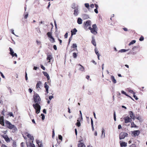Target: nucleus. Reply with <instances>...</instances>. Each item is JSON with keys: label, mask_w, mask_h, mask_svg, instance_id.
<instances>
[{"label": "nucleus", "mask_w": 147, "mask_h": 147, "mask_svg": "<svg viewBox=\"0 0 147 147\" xmlns=\"http://www.w3.org/2000/svg\"><path fill=\"white\" fill-rule=\"evenodd\" d=\"M91 42L94 46H96V42H95V40L94 39H92L91 41Z\"/></svg>", "instance_id": "obj_29"}, {"label": "nucleus", "mask_w": 147, "mask_h": 147, "mask_svg": "<svg viewBox=\"0 0 147 147\" xmlns=\"http://www.w3.org/2000/svg\"><path fill=\"white\" fill-rule=\"evenodd\" d=\"M38 147H43L42 144V143L38 145Z\"/></svg>", "instance_id": "obj_52"}, {"label": "nucleus", "mask_w": 147, "mask_h": 147, "mask_svg": "<svg viewBox=\"0 0 147 147\" xmlns=\"http://www.w3.org/2000/svg\"><path fill=\"white\" fill-rule=\"evenodd\" d=\"M28 91L30 93H31L32 92V90L31 88H30L28 89Z\"/></svg>", "instance_id": "obj_60"}, {"label": "nucleus", "mask_w": 147, "mask_h": 147, "mask_svg": "<svg viewBox=\"0 0 147 147\" xmlns=\"http://www.w3.org/2000/svg\"><path fill=\"white\" fill-rule=\"evenodd\" d=\"M77 30L76 28H74L73 30H71V35L73 36V35H75L76 34Z\"/></svg>", "instance_id": "obj_17"}, {"label": "nucleus", "mask_w": 147, "mask_h": 147, "mask_svg": "<svg viewBox=\"0 0 147 147\" xmlns=\"http://www.w3.org/2000/svg\"><path fill=\"white\" fill-rule=\"evenodd\" d=\"M78 9H75L74 11V14L76 16L78 15Z\"/></svg>", "instance_id": "obj_25"}, {"label": "nucleus", "mask_w": 147, "mask_h": 147, "mask_svg": "<svg viewBox=\"0 0 147 147\" xmlns=\"http://www.w3.org/2000/svg\"><path fill=\"white\" fill-rule=\"evenodd\" d=\"M53 47L54 49L55 50H57V48L56 46L55 45H53Z\"/></svg>", "instance_id": "obj_53"}, {"label": "nucleus", "mask_w": 147, "mask_h": 147, "mask_svg": "<svg viewBox=\"0 0 147 147\" xmlns=\"http://www.w3.org/2000/svg\"><path fill=\"white\" fill-rule=\"evenodd\" d=\"M129 115L131 119H134L135 118L134 114L133 113V112L132 111H130L129 112Z\"/></svg>", "instance_id": "obj_14"}, {"label": "nucleus", "mask_w": 147, "mask_h": 147, "mask_svg": "<svg viewBox=\"0 0 147 147\" xmlns=\"http://www.w3.org/2000/svg\"><path fill=\"white\" fill-rule=\"evenodd\" d=\"M39 104L36 103L33 105V107L36 110V113L37 114L39 113L40 112V107L39 105Z\"/></svg>", "instance_id": "obj_3"}, {"label": "nucleus", "mask_w": 147, "mask_h": 147, "mask_svg": "<svg viewBox=\"0 0 147 147\" xmlns=\"http://www.w3.org/2000/svg\"><path fill=\"white\" fill-rule=\"evenodd\" d=\"M138 47L134 46L133 48L132 49L133 51H136L138 50Z\"/></svg>", "instance_id": "obj_33"}, {"label": "nucleus", "mask_w": 147, "mask_h": 147, "mask_svg": "<svg viewBox=\"0 0 147 147\" xmlns=\"http://www.w3.org/2000/svg\"><path fill=\"white\" fill-rule=\"evenodd\" d=\"M41 115L42 116V120H44L45 119V116L44 114L42 113Z\"/></svg>", "instance_id": "obj_41"}, {"label": "nucleus", "mask_w": 147, "mask_h": 147, "mask_svg": "<svg viewBox=\"0 0 147 147\" xmlns=\"http://www.w3.org/2000/svg\"><path fill=\"white\" fill-rule=\"evenodd\" d=\"M130 147H136V145L135 144H132L130 146Z\"/></svg>", "instance_id": "obj_46"}, {"label": "nucleus", "mask_w": 147, "mask_h": 147, "mask_svg": "<svg viewBox=\"0 0 147 147\" xmlns=\"http://www.w3.org/2000/svg\"><path fill=\"white\" fill-rule=\"evenodd\" d=\"M78 53H73V57L74 58H76L77 56Z\"/></svg>", "instance_id": "obj_31"}, {"label": "nucleus", "mask_w": 147, "mask_h": 147, "mask_svg": "<svg viewBox=\"0 0 147 147\" xmlns=\"http://www.w3.org/2000/svg\"><path fill=\"white\" fill-rule=\"evenodd\" d=\"M41 68L43 70H45V67L42 65H41Z\"/></svg>", "instance_id": "obj_51"}, {"label": "nucleus", "mask_w": 147, "mask_h": 147, "mask_svg": "<svg viewBox=\"0 0 147 147\" xmlns=\"http://www.w3.org/2000/svg\"><path fill=\"white\" fill-rule=\"evenodd\" d=\"M1 147H8L5 145L3 144L1 146Z\"/></svg>", "instance_id": "obj_61"}, {"label": "nucleus", "mask_w": 147, "mask_h": 147, "mask_svg": "<svg viewBox=\"0 0 147 147\" xmlns=\"http://www.w3.org/2000/svg\"><path fill=\"white\" fill-rule=\"evenodd\" d=\"M82 141V140H81L79 141V142H80V143L78 144V147H85L86 146L84 144L83 142H81Z\"/></svg>", "instance_id": "obj_15"}, {"label": "nucleus", "mask_w": 147, "mask_h": 147, "mask_svg": "<svg viewBox=\"0 0 147 147\" xmlns=\"http://www.w3.org/2000/svg\"><path fill=\"white\" fill-rule=\"evenodd\" d=\"M78 122L76 123V125L78 127H80L81 125V123L80 121H79L78 120H77Z\"/></svg>", "instance_id": "obj_35"}, {"label": "nucleus", "mask_w": 147, "mask_h": 147, "mask_svg": "<svg viewBox=\"0 0 147 147\" xmlns=\"http://www.w3.org/2000/svg\"><path fill=\"white\" fill-rule=\"evenodd\" d=\"M79 65L80 66V67L79 68V70L81 71H84L85 70L84 68V67L83 66H82V65H81L80 64H79L77 65Z\"/></svg>", "instance_id": "obj_19"}, {"label": "nucleus", "mask_w": 147, "mask_h": 147, "mask_svg": "<svg viewBox=\"0 0 147 147\" xmlns=\"http://www.w3.org/2000/svg\"><path fill=\"white\" fill-rule=\"evenodd\" d=\"M124 119L125 121V123L130 122L132 121V119L128 116L124 117Z\"/></svg>", "instance_id": "obj_7"}, {"label": "nucleus", "mask_w": 147, "mask_h": 147, "mask_svg": "<svg viewBox=\"0 0 147 147\" xmlns=\"http://www.w3.org/2000/svg\"><path fill=\"white\" fill-rule=\"evenodd\" d=\"M121 128V125H119L118 126V129H120Z\"/></svg>", "instance_id": "obj_64"}, {"label": "nucleus", "mask_w": 147, "mask_h": 147, "mask_svg": "<svg viewBox=\"0 0 147 147\" xmlns=\"http://www.w3.org/2000/svg\"><path fill=\"white\" fill-rule=\"evenodd\" d=\"M122 94L125 95L126 96H128V95L123 90H122L121 92Z\"/></svg>", "instance_id": "obj_42"}, {"label": "nucleus", "mask_w": 147, "mask_h": 147, "mask_svg": "<svg viewBox=\"0 0 147 147\" xmlns=\"http://www.w3.org/2000/svg\"><path fill=\"white\" fill-rule=\"evenodd\" d=\"M68 36V33L67 32L66 33L64 37L65 38H67Z\"/></svg>", "instance_id": "obj_49"}, {"label": "nucleus", "mask_w": 147, "mask_h": 147, "mask_svg": "<svg viewBox=\"0 0 147 147\" xmlns=\"http://www.w3.org/2000/svg\"><path fill=\"white\" fill-rule=\"evenodd\" d=\"M84 5L85 7L87 8L89 11H90V8L89 4L88 3H86Z\"/></svg>", "instance_id": "obj_23"}, {"label": "nucleus", "mask_w": 147, "mask_h": 147, "mask_svg": "<svg viewBox=\"0 0 147 147\" xmlns=\"http://www.w3.org/2000/svg\"><path fill=\"white\" fill-rule=\"evenodd\" d=\"M136 42V40H133L131 41L129 44V46L135 43Z\"/></svg>", "instance_id": "obj_32"}, {"label": "nucleus", "mask_w": 147, "mask_h": 147, "mask_svg": "<svg viewBox=\"0 0 147 147\" xmlns=\"http://www.w3.org/2000/svg\"><path fill=\"white\" fill-rule=\"evenodd\" d=\"M42 73L45 76L47 77V80H49L50 79V77L48 73L45 71H43Z\"/></svg>", "instance_id": "obj_18"}, {"label": "nucleus", "mask_w": 147, "mask_h": 147, "mask_svg": "<svg viewBox=\"0 0 147 147\" xmlns=\"http://www.w3.org/2000/svg\"><path fill=\"white\" fill-rule=\"evenodd\" d=\"M94 5H95V7L96 8L98 9V5L97 4H95Z\"/></svg>", "instance_id": "obj_62"}, {"label": "nucleus", "mask_w": 147, "mask_h": 147, "mask_svg": "<svg viewBox=\"0 0 147 147\" xmlns=\"http://www.w3.org/2000/svg\"><path fill=\"white\" fill-rule=\"evenodd\" d=\"M140 133V131L139 130H135L132 131V134L135 136H138L139 135Z\"/></svg>", "instance_id": "obj_10"}, {"label": "nucleus", "mask_w": 147, "mask_h": 147, "mask_svg": "<svg viewBox=\"0 0 147 147\" xmlns=\"http://www.w3.org/2000/svg\"><path fill=\"white\" fill-rule=\"evenodd\" d=\"M94 11L95 13H98V11L97 10V9H95L94 10Z\"/></svg>", "instance_id": "obj_50"}, {"label": "nucleus", "mask_w": 147, "mask_h": 147, "mask_svg": "<svg viewBox=\"0 0 147 147\" xmlns=\"http://www.w3.org/2000/svg\"><path fill=\"white\" fill-rule=\"evenodd\" d=\"M90 7L91 8H93L94 7V5L93 4H91L90 5Z\"/></svg>", "instance_id": "obj_55"}, {"label": "nucleus", "mask_w": 147, "mask_h": 147, "mask_svg": "<svg viewBox=\"0 0 147 147\" xmlns=\"http://www.w3.org/2000/svg\"><path fill=\"white\" fill-rule=\"evenodd\" d=\"M114 119L115 121H116V117L115 112V111L114 112Z\"/></svg>", "instance_id": "obj_39"}, {"label": "nucleus", "mask_w": 147, "mask_h": 147, "mask_svg": "<svg viewBox=\"0 0 147 147\" xmlns=\"http://www.w3.org/2000/svg\"><path fill=\"white\" fill-rule=\"evenodd\" d=\"M127 146V143L123 142L120 143V146L121 147H125Z\"/></svg>", "instance_id": "obj_21"}, {"label": "nucleus", "mask_w": 147, "mask_h": 147, "mask_svg": "<svg viewBox=\"0 0 147 147\" xmlns=\"http://www.w3.org/2000/svg\"><path fill=\"white\" fill-rule=\"evenodd\" d=\"M77 22L79 24H81L82 23V20L80 18H79L77 20Z\"/></svg>", "instance_id": "obj_24"}, {"label": "nucleus", "mask_w": 147, "mask_h": 147, "mask_svg": "<svg viewBox=\"0 0 147 147\" xmlns=\"http://www.w3.org/2000/svg\"><path fill=\"white\" fill-rule=\"evenodd\" d=\"M72 36L71 35V36L70 37L69 39V44L70 43V42L71 40L72 39Z\"/></svg>", "instance_id": "obj_45"}, {"label": "nucleus", "mask_w": 147, "mask_h": 147, "mask_svg": "<svg viewBox=\"0 0 147 147\" xmlns=\"http://www.w3.org/2000/svg\"><path fill=\"white\" fill-rule=\"evenodd\" d=\"M58 40H59V44L60 45H61V43H62V41L61 40H60V39H59V38H58Z\"/></svg>", "instance_id": "obj_56"}, {"label": "nucleus", "mask_w": 147, "mask_h": 147, "mask_svg": "<svg viewBox=\"0 0 147 147\" xmlns=\"http://www.w3.org/2000/svg\"><path fill=\"white\" fill-rule=\"evenodd\" d=\"M84 28L85 29H88L89 27H90L91 24V21L89 20H87L84 23Z\"/></svg>", "instance_id": "obj_5"}, {"label": "nucleus", "mask_w": 147, "mask_h": 147, "mask_svg": "<svg viewBox=\"0 0 147 147\" xmlns=\"http://www.w3.org/2000/svg\"><path fill=\"white\" fill-rule=\"evenodd\" d=\"M129 50V49H122L120 50L119 51V52L122 53V52H125Z\"/></svg>", "instance_id": "obj_26"}, {"label": "nucleus", "mask_w": 147, "mask_h": 147, "mask_svg": "<svg viewBox=\"0 0 147 147\" xmlns=\"http://www.w3.org/2000/svg\"><path fill=\"white\" fill-rule=\"evenodd\" d=\"M35 146V145L34 144L30 143L28 147H34Z\"/></svg>", "instance_id": "obj_34"}, {"label": "nucleus", "mask_w": 147, "mask_h": 147, "mask_svg": "<svg viewBox=\"0 0 147 147\" xmlns=\"http://www.w3.org/2000/svg\"><path fill=\"white\" fill-rule=\"evenodd\" d=\"M53 96H49V100H51L52 98H53Z\"/></svg>", "instance_id": "obj_54"}, {"label": "nucleus", "mask_w": 147, "mask_h": 147, "mask_svg": "<svg viewBox=\"0 0 147 147\" xmlns=\"http://www.w3.org/2000/svg\"><path fill=\"white\" fill-rule=\"evenodd\" d=\"M97 26L96 24H94L92 25V28L91 27H89L88 29L90 30L91 32L94 34H97Z\"/></svg>", "instance_id": "obj_2"}, {"label": "nucleus", "mask_w": 147, "mask_h": 147, "mask_svg": "<svg viewBox=\"0 0 147 147\" xmlns=\"http://www.w3.org/2000/svg\"><path fill=\"white\" fill-rule=\"evenodd\" d=\"M44 87L45 88L46 90V92L47 94H48V90H49V86L46 83V82H45V83L44 84Z\"/></svg>", "instance_id": "obj_16"}, {"label": "nucleus", "mask_w": 147, "mask_h": 147, "mask_svg": "<svg viewBox=\"0 0 147 147\" xmlns=\"http://www.w3.org/2000/svg\"><path fill=\"white\" fill-rule=\"evenodd\" d=\"M73 48H76L77 47L76 44H73L72 46Z\"/></svg>", "instance_id": "obj_44"}, {"label": "nucleus", "mask_w": 147, "mask_h": 147, "mask_svg": "<svg viewBox=\"0 0 147 147\" xmlns=\"http://www.w3.org/2000/svg\"><path fill=\"white\" fill-rule=\"evenodd\" d=\"M131 128L137 127V126L134 124V122H133L131 123Z\"/></svg>", "instance_id": "obj_28"}, {"label": "nucleus", "mask_w": 147, "mask_h": 147, "mask_svg": "<svg viewBox=\"0 0 147 147\" xmlns=\"http://www.w3.org/2000/svg\"><path fill=\"white\" fill-rule=\"evenodd\" d=\"M129 92L131 93H132L133 94H135V93L132 90H130L129 91Z\"/></svg>", "instance_id": "obj_47"}, {"label": "nucleus", "mask_w": 147, "mask_h": 147, "mask_svg": "<svg viewBox=\"0 0 147 147\" xmlns=\"http://www.w3.org/2000/svg\"><path fill=\"white\" fill-rule=\"evenodd\" d=\"M55 136V133L53 129V132H52V137H53Z\"/></svg>", "instance_id": "obj_59"}, {"label": "nucleus", "mask_w": 147, "mask_h": 147, "mask_svg": "<svg viewBox=\"0 0 147 147\" xmlns=\"http://www.w3.org/2000/svg\"><path fill=\"white\" fill-rule=\"evenodd\" d=\"M27 136L30 139L32 140H34V137L33 136H32L30 134H28L27 135Z\"/></svg>", "instance_id": "obj_22"}, {"label": "nucleus", "mask_w": 147, "mask_h": 147, "mask_svg": "<svg viewBox=\"0 0 147 147\" xmlns=\"http://www.w3.org/2000/svg\"><path fill=\"white\" fill-rule=\"evenodd\" d=\"M94 51H95V52L96 54L97 55H100L98 53V52L96 48L95 49Z\"/></svg>", "instance_id": "obj_37"}, {"label": "nucleus", "mask_w": 147, "mask_h": 147, "mask_svg": "<svg viewBox=\"0 0 147 147\" xmlns=\"http://www.w3.org/2000/svg\"><path fill=\"white\" fill-rule=\"evenodd\" d=\"M8 115L9 116H10V117L11 116L13 117H14V116L13 114L11 112H9Z\"/></svg>", "instance_id": "obj_38"}, {"label": "nucleus", "mask_w": 147, "mask_h": 147, "mask_svg": "<svg viewBox=\"0 0 147 147\" xmlns=\"http://www.w3.org/2000/svg\"><path fill=\"white\" fill-rule=\"evenodd\" d=\"M50 38H51V39H50L49 40L52 42L53 43L55 42V39L53 36L51 37Z\"/></svg>", "instance_id": "obj_30"}, {"label": "nucleus", "mask_w": 147, "mask_h": 147, "mask_svg": "<svg viewBox=\"0 0 147 147\" xmlns=\"http://www.w3.org/2000/svg\"><path fill=\"white\" fill-rule=\"evenodd\" d=\"M28 14H26L24 16V18L26 19L28 17Z\"/></svg>", "instance_id": "obj_57"}, {"label": "nucleus", "mask_w": 147, "mask_h": 147, "mask_svg": "<svg viewBox=\"0 0 147 147\" xmlns=\"http://www.w3.org/2000/svg\"><path fill=\"white\" fill-rule=\"evenodd\" d=\"M9 51H10V52L9 54L12 56L14 57L15 56L16 57H17V55L16 53H14L12 49L10 48H9Z\"/></svg>", "instance_id": "obj_9"}, {"label": "nucleus", "mask_w": 147, "mask_h": 147, "mask_svg": "<svg viewBox=\"0 0 147 147\" xmlns=\"http://www.w3.org/2000/svg\"><path fill=\"white\" fill-rule=\"evenodd\" d=\"M58 138L59 140H61V141L62 140V137L61 135H59L58 136Z\"/></svg>", "instance_id": "obj_43"}, {"label": "nucleus", "mask_w": 147, "mask_h": 147, "mask_svg": "<svg viewBox=\"0 0 147 147\" xmlns=\"http://www.w3.org/2000/svg\"><path fill=\"white\" fill-rule=\"evenodd\" d=\"M0 124L2 126L4 125V118L3 116L0 117Z\"/></svg>", "instance_id": "obj_13"}, {"label": "nucleus", "mask_w": 147, "mask_h": 147, "mask_svg": "<svg viewBox=\"0 0 147 147\" xmlns=\"http://www.w3.org/2000/svg\"><path fill=\"white\" fill-rule=\"evenodd\" d=\"M133 96L136 100H137L138 99V98L137 96L135 95V94H133Z\"/></svg>", "instance_id": "obj_48"}, {"label": "nucleus", "mask_w": 147, "mask_h": 147, "mask_svg": "<svg viewBox=\"0 0 147 147\" xmlns=\"http://www.w3.org/2000/svg\"><path fill=\"white\" fill-rule=\"evenodd\" d=\"M111 80L112 82L114 84L116 83V80L115 79L114 77L113 76H111Z\"/></svg>", "instance_id": "obj_20"}, {"label": "nucleus", "mask_w": 147, "mask_h": 147, "mask_svg": "<svg viewBox=\"0 0 147 147\" xmlns=\"http://www.w3.org/2000/svg\"><path fill=\"white\" fill-rule=\"evenodd\" d=\"M42 84V83L41 81H38L37 82V83L36 85V89H38V90H39V89H40V86Z\"/></svg>", "instance_id": "obj_12"}, {"label": "nucleus", "mask_w": 147, "mask_h": 147, "mask_svg": "<svg viewBox=\"0 0 147 147\" xmlns=\"http://www.w3.org/2000/svg\"><path fill=\"white\" fill-rule=\"evenodd\" d=\"M5 123L7 127L10 129L13 130V132H14L17 130L16 127L12 124L10 122L8 121H5Z\"/></svg>", "instance_id": "obj_1"}, {"label": "nucleus", "mask_w": 147, "mask_h": 147, "mask_svg": "<svg viewBox=\"0 0 147 147\" xmlns=\"http://www.w3.org/2000/svg\"><path fill=\"white\" fill-rule=\"evenodd\" d=\"M123 30L125 31H127L128 30L126 28H123Z\"/></svg>", "instance_id": "obj_63"}, {"label": "nucleus", "mask_w": 147, "mask_h": 147, "mask_svg": "<svg viewBox=\"0 0 147 147\" xmlns=\"http://www.w3.org/2000/svg\"><path fill=\"white\" fill-rule=\"evenodd\" d=\"M128 134L126 132H121L119 134V138L120 140L124 139L125 137L127 136Z\"/></svg>", "instance_id": "obj_6"}, {"label": "nucleus", "mask_w": 147, "mask_h": 147, "mask_svg": "<svg viewBox=\"0 0 147 147\" xmlns=\"http://www.w3.org/2000/svg\"><path fill=\"white\" fill-rule=\"evenodd\" d=\"M52 33L51 32H48L47 33V35L49 38H50L52 36Z\"/></svg>", "instance_id": "obj_27"}, {"label": "nucleus", "mask_w": 147, "mask_h": 147, "mask_svg": "<svg viewBox=\"0 0 147 147\" xmlns=\"http://www.w3.org/2000/svg\"><path fill=\"white\" fill-rule=\"evenodd\" d=\"M144 40V38L143 36H141L139 38V40L140 41H142Z\"/></svg>", "instance_id": "obj_40"}, {"label": "nucleus", "mask_w": 147, "mask_h": 147, "mask_svg": "<svg viewBox=\"0 0 147 147\" xmlns=\"http://www.w3.org/2000/svg\"><path fill=\"white\" fill-rule=\"evenodd\" d=\"M34 99L35 102L36 103L40 104V98L39 95L36 94L34 96Z\"/></svg>", "instance_id": "obj_4"}, {"label": "nucleus", "mask_w": 147, "mask_h": 147, "mask_svg": "<svg viewBox=\"0 0 147 147\" xmlns=\"http://www.w3.org/2000/svg\"><path fill=\"white\" fill-rule=\"evenodd\" d=\"M91 126L93 125V120L92 119H91Z\"/></svg>", "instance_id": "obj_58"}, {"label": "nucleus", "mask_w": 147, "mask_h": 147, "mask_svg": "<svg viewBox=\"0 0 147 147\" xmlns=\"http://www.w3.org/2000/svg\"><path fill=\"white\" fill-rule=\"evenodd\" d=\"M47 60H49V62H50V60L52 58H53V57L52 56V55L51 54L48 53L47 54Z\"/></svg>", "instance_id": "obj_11"}, {"label": "nucleus", "mask_w": 147, "mask_h": 147, "mask_svg": "<svg viewBox=\"0 0 147 147\" xmlns=\"http://www.w3.org/2000/svg\"><path fill=\"white\" fill-rule=\"evenodd\" d=\"M12 146L13 147H16V142L15 141H14L13 142L12 144Z\"/></svg>", "instance_id": "obj_36"}, {"label": "nucleus", "mask_w": 147, "mask_h": 147, "mask_svg": "<svg viewBox=\"0 0 147 147\" xmlns=\"http://www.w3.org/2000/svg\"><path fill=\"white\" fill-rule=\"evenodd\" d=\"M1 136L4 138L7 142L8 143L10 142V139L7 135H1Z\"/></svg>", "instance_id": "obj_8"}]
</instances>
